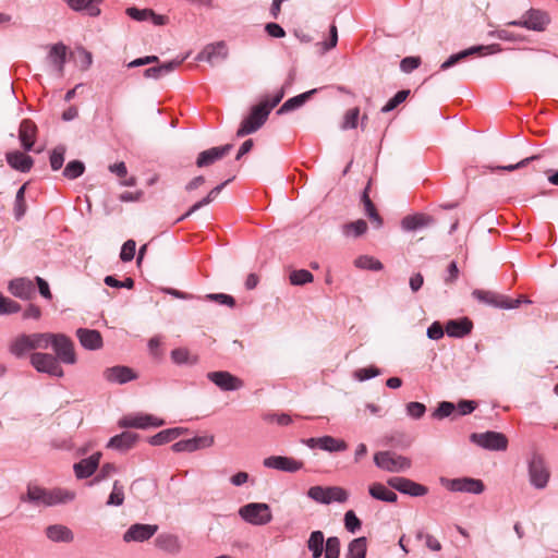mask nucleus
Wrapping results in <instances>:
<instances>
[{
  "instance_id": "nucleus-1",
  "label": "nucleus",
  "mask_w": 558,
  "mask_h": 558,
  "mask_svg": "<svg viewBox=\"0 0 558 558\" xmlns=\"http://www.w3.org/2000/svg\"><path fill=\"white\" fill-rule=\"evenodd\" d=\"M75 498V493L62 488L45 489L39 486L28 485L26 493L21 495L22 502H29L35 506L51 507L60 504H68Z\"/></svg>"
},
{
  "instance_id": "nucleus-2",
  "label": "nucleus",
  "mask_w": 558,
  "mask_h": 558,
  "mask_svg": "<svg viewBox=\"0 0 558 558\" xmlns=\"http://www.w3.org/2000/svg\"><path fill=\"white\" fill-rule=\"evenodd\" d=\"M529 482L535 489H545L550 480V471L544 459L537 452L531 454L527 460Z\"/></svg>"
},
{
  "instance_id": "nucleus-3",
  "label": "nucleus",
  "mask_w": 558,
  "mask_h": 558,
  "mask_svg": "<svg viewBox=\"0 0 558 558\" xmlns=\"http://www.w3.org/2000/svg\"><path fill=\"white\" fill-rule=\"evenodd\" d=\"M374 463L377 468L391 473L408 471L412 461L410 458L398 454L393 451H378L374 454Z\"/></svg>"
},
{
  "instance_id": "nucleus-4",
  "label": "nucleus",
  "mask_w": 558,
  "mask_h": 558,
  "mask_svg": "<svg viewBox=\"0 0 558 558\" xmlns=\"http://www.w3.org/2000/svg\"><path fill=\"white\" fill-rule=\"evenodd\" d=\"M29 363L38 373L47 374L57 378L64 376L61 362L51 353L33 352L29 355Z\"/></svg>"
},
{
  "instance_id": "nucleus-5",
  "label": "nucleus",
  "mask_w": 558,
  "mask_h": 558,
  "mask_svg": "<svg viewBox=\"0 0 558 558\" xmlns=\"http://www.w3.org/2000/svg\"><path fill=\"white\" fill-rule=\"evenodd\" d=\"M239 515L252 525H266L272 520L269 505L265 502H250L239 509Z\"/></svg>"
},
{
  "instance_id": "nucleus-6",
  "label": "nucleus",
  "mask_w": 558,
  "mask_h": 558,
  "mask_svg": "<svg viewBox=\"0 0 558 558\" xmlns=\"http://www.w3.org/2000/svg\"><path fill=\"white\" fill-rule=\"evenodd\" d=\"M49 348L54 352L58 360L68 365L76 363V353L73 341L64 333H50Z\"/></svg>"
},
{
  "instance_id": "nucleus-7",
  "label": "nucleus",
  "mask_w": 558,
  "mask_h": 558,
  "mask_svg": "<svg viewBox=\"0 0 558 558\" xmlns=\"http://www.w3.org/2000/svg\"><path fill=\"white\" fill-rule=\"evenodd\" d=\"M307 496L314 501L323 505H329L331 502H345L348 500V493L345 489L339 486H312L307 490Z\"/></svg>"
},
{
  "instance_id": "nucleus-8",
  "label": "nucleus",
  "mask_w": 558,
  "mask_h": 558,
  "mask_svg": "<svg viewBox=\"0 0 558 558\" xmlns=\"http://www.w3.org/2000/svg\"><path fill=\"white\" fill-rule=\"evenodd\" d=\"M269 113L265 106L262 104L254 106L250 114L242 121L236 131V136L243 137L256 132L266 122Z\"/></svg>"
},
{
  "instance_id": "nucleus-9",
  "label": "nucleus",
  "mask_w": 558,
  "mask_h": 558,
  "mask_svg": "<svg viewBox=\"0 0 558 558\" xmlns=\"http://www.w3.org/2000/svg\"><path fill=\"white\" fill-rule=\"evenodd\" d=\"M470 440L484 449L493 451L506 450L508 447L507 437L498 432L473 433Z\"/></svg>"
},
{
  "instance_id": "nucleus-10",
  "label": "nucleus",
  "mask_w": 558,
  "mask_h": 558,
  "mask_svg": "<svg viewBox=\"0 0 558 558\" xmlns=\"http://www.w3.org/2000/svg\"><path fill=\"white\" fill-rule=\"evenodd\" d=\"M229 56V48L225 41H217L206 45L197 54V61H205L211 66L225 61Z\"/></svg>"
},
{
  "instance_id": "nucleus-11",
  "label": "nucleus",
  "mask_w": 558,
  "mask_h": 558,
  "mask_svg": "<svg viewBox=\"0 0 558 558\" xmlns=\"http://www.w3.org/2000/svg\"><path fill=\"white\" fill-rule=\"evenodd\" d=\"M165 425V421L151 414H132L124 416L119 421V426L146 429L149 427H160Z\"/></svg>"
},
{
  "instance_id": "nucleus-12",
  "label": "nucleus",
  "mask_w": 558,
  "mask_h": 558,
  "mask_svg": "<svg viewBox=\"0 0 558 558\" xmlns=\"http://www.w3.org/2000/svg\"><path fill=\"white\" fill-rule=\"evenodd\" d=\"M157 531L156 524L135 523L124 532L122 538L125 543H143L151 538Z\"/></svg>"
},
{
  "instance_id": "nucleus-13",
  "label": "nucleus",
  "mask_w": 558,
  "mask_h": 558,
  "mask_svg": "<svg viewBox=\"0 0 558 558\" xmlns=\"http://www.w3.org/2000/svg\"><path fill=\"white\" fill-rule=\"evenodd\" d=\"M387 484L392 487L393 489L410 495L412 497H421L427 494L428 489L426 486L415 483L409 478L405 477H390L387 481Z\"/></svg>"
},
{
  "instance_id": "nucleus-14",
  "label": "nucleus",
  "mask_w": 558,
  "mask_h": 558,
  "mask_svg": "<svg viewBox=\"0 0 558 558\" xmlns=\"http://www.w3.org/2000/svg\"><path fill=\"white\" fill-rule=\"evenodd\" d=\"M207 378L223 391H235L243 387V381L226 371L209 372Z\"/></svg>"
},
{
  "instance_id": "nucleus-15",
  "label": "nucleus",
  "mask_w": 558,
  "mask_h": 558,
  "mask_svg": "<svg viewBox=\"0 0 558 558\" xmlns=\"http://www.w3.org/2000/svg\"><path fill=\"white\" fill-rule=\"evenodd\" d=\"M446 487L451 492H461L470 494H482L485 489L481 480L472 477L453 478L446 481Z\"/></svg>"
},
{
  "instance_id": "nucleus-16",
  "label": "nucleus",
  "mask_w": 558,
  "mask_h": 558,
  "mask_svg": "<svg viewBox=\"0 0 558 558\" xmlns=\"http://www.w3.org/2000/svg\"><path fill=\"white\" fill-rule=\"evenodd\" d=\"M213 435L196 436L190 439L177 441L171 446L174 452H193L199 449L209 448L214 445Z\"/></svg>"
},
{
  "instance_id": "nucleus-17",
  "label": "nucleus",
  "mask_w": 558,
  "mask_h": 558,
  "mask_svg": "<svg viewBox=\"0 0 558 558\" xmlns=\"http://www.w3.org/2000/svg\"><path fill=\"white\" fill-rule=\"evenodd\" d=\"M485 50L487 53H496L499 52L501 49L498 45H488V46H474L470 47L465 50H462L458 53L451 54L446 61H444L440 64V70L446 71L460 62L461 60H464L465 58L473 56L475 53H478L481 51Z\"/></svg>"
},
{
  "instance_id": "nucleus-18",
  "label": "nucleus",
  "mask_w": 558,
  "mask_h": 558,
  "mask_svg": "<svg viewBox=\"0 0 558 558\" xmlns=\"http://www.w3.org/2000/svg\"><path fill=\"white\" fill-rule=\"evenodd\" d=\"M264 466L282 472L295 473L303 468V462L290 457L271 456L264 460Z\"/></svg>"
},
{
  "instance_id": "nucleus-19",
  "label": "nucleus",
  "mask_w": 558,
  "mask_h": 558,
  "mask_svg": "<svg viewBox=\"0 0 558 558\" xmlns=\"http://www.w3.org/2000/svg\"><path fill=\"white\" fill-rule=\"evenodd\" d=\"M525 28L534 32H544L550 23L549 14L538 9H530L524 14Z\"/></svg>"
},
{
  "instance_id": "nucleus-20",
  "label": "nucleus",
  "mask_w": 558,
  "mask_h": 558,
  "mask_svg": "<svg viewBox=\"0 0 558 558\" xmlns=\"http://www.w3.org/2000/svg\"><path fill=\"white\" fill-rule=\"evenodd\" d=\"M104 378L111 384L124 385L137 378L136 373L123 365L108 367L104 371Z\"/></svg>"
},
{
  "instance_id": "nucleus-21",
  "label": "nucleus",
  "mask_w": 558,
  "mask_h": 558,
  "mask_svg": "<svg viewBox=\"0 0 558 558\" xmlns=\"http://www.w3.org/2000/svg\"><path fill=\"white\" fill-rule=\"evenodd\" d=\"M233 148L232 144H226L219 147H211L199 153L196 159V166L198 168L207 167L216 162L217 160L223 158L228 155Z\"/></svg>"
},
{
  "instance_id": "nucleus-22",
  "label": "nucleus",
  "mask_w": 558,
  "mask_h": 558,
  "mask_svg": "<svg viewBox=\"0 0 558 558\" xmlns=\"http://www.w3.org/2000/svg\"><path fill=\"white\" fill-rule=\"evenodd\" d=\"M76 337L81 345L86 350H98L102 347V337L98 330L78 328L76 330Z\"/></svg>"
},
{
  "instance_id": "nucleus-23",
  "label": "nucleus",
  "mask_w": 558,
  "mask_h": 558,
  "mask_svg": "<svg viewBox=\"0 0 558 558\" xmlns=\"http://www.w3.org/2000/svg\"><path fill=\"white\" fill-rule=\"evenodd\" d=\"M46 537L53 543H71L74 539V533L70 527L63 524H50L45 529Z\"/></svg>"
},
{
  "instance_id": "nucleus-24",
  "label": "nucleus",
  "mask_w": 558,
  "mask_h": 558,
  "mask_svg": "<svg viewBox=\"0 0 558 558\" xmlns=\"http://www.w3.org/2000/svg\"><path fill=\"white\" fill-rule=\"evenodd\" d=\"M138 439V435L132 432H123L111 437L107 444V448L120 452L130 450Z\"/></svg>"
},
{
  "instance_id": "nucleus-25",
  "label": "nucleus",
  "mask_w": 558,
  "mask_h": 558,
  "mask_svg": "<svg viewBox=\"0 0 558 558\" xmlns=\"http://www.w3.org/2000/svg\"><path fill=\"white\" fill-rule=\"evenodd\" d=\"M434 223V218L426 214L408 215L401 220V228L411 232L426 228Z\"/></svg>"
},
{
  "instance_id": "nucleus-26",
  "label": "nucleus",
  "mask_w": 558,
  "mask_h": 558,
  "mask_svg": "<svg viewBox=\"0 0 558 558\" xmlns=\"http://www.w3.org/2000/svg\"><path fill=\"white\" fill-rule=\"evenodd\" d=\"M37 133L36 124L31 120H23L19 129V138L22 147L26 151H31L35 144V137Z\"/></svg>"
},
{
  "instance_id": "nucleus-27",
  "label": "nucleus",
  "mask_w": 558,
  "mask_h": 558,
  "mask_svg": "<svg viewBox=\"0 0 558 558\" xmlns=\"http://www.w3.org/2000/svg\"><path fill=\"white\" fill-rule=\"evenodd\" d=\"M101 453L96 452L88 458L81 460L74 464V472L77 478H87L94 474L98 468Z\"/></svg>"
},
{
  "instance_id": "nucleus-28",
  "label": "nucleus",
  "mask_w": 558,
  "mask_h": 558,
  "mask_svg": "<svg viewBox=\"0 0 558 558\" xmlns=\"http://www.w3.org/2000/svg\"><path fill=\"white\" fill-rule=\"evenodd\" d=\"M8 289L11 294L22 300L31 299V296L34 293L33 282L25 278H17L11 280L9 282Z\"/></svg>"
},
{
  "instance_id": "nucleus-29",
  "label": "nucleus",
  "mask_w": 558,
  "mask_h": 558,
  "mask_svg": "<svg viewBox=\"0 0 558 558\" xmlns=\"http://www.w3.org/2000/svg\"><path fill=\"white\" fill-rule=\"evenodd\" d=\"M9 166L21 172H28L34 163L31 156L25 155L19 150L10 151L5 156Z\"/></svg>"
},
{
  "instance_id": "nucleus-30",
  "label": "nucleus",
  "mask_w": 558,
  "mask_h": 558,
  "mask_svg": "<svg viewBox=\"0 0 558 558\" xmlns=\"http://www.w3.org/2000/svg\"><path fill=\"white\" fill-rule=\"evenodd\" d=\"M48 60L51 65H53L58 74L62 76L66 60V46L62 43L52 45L48 53Z\"/></svg>"
},
{
  "instance_id": "nucleus-31",
  "label": "nucleus",
  "mask_w": 558,
  "mask_h": 558,
  "mask_svg": "<svg viewBox=\"0 0 558 558\" xmlns=\"http://www.w3.org/2000/svg\"><path fill=\"white\" fill-rule=\"evenodd\" d=\"M155 545L157 548L171 555H177L181 550V543L179 537L170 533L159 534L155 538Z\"/></svg>"
},
{
  "instance_id": "nucleus-32",
  "label": "nucleus",
  "mask_w": 558,
  "mask_h": 558,
  "mask_svg": "<svg viewBox=\"0 0 558 558\" xmlns=\"http://www.w3.org/2000/svg\"><path fill=\"white\" fill-rule=\"evenodd\" d=\"M472 330V322L464 317L461 319L449 320L446 325V332L449 337L462 338Z\"/></svg>"
},
{
  "instance_id": "nucleus-33",
  "label": "nucleus",
  "mask_w": 558,
  "mask_h": 558,
  "mask_svg": "<svg viewBox=\"0 0 558 558\" xmlns=\"http://www.w3.org/2000/svg\"><path fill=\"white\" fill-rule=\"evenodd\" d=\"M472 295L477 301L496 308H504V306H509L508 304L505 303V295L496 293L494 291L476 289L472 292Z\"/></svg>"
},
{
  "instance_id": "nucleus-34",
  "label": "nucleus",
  "mask_w": 558,
  "mask_h": 558,
  "mask_svg": "<svg viewBox=\"0 0 558 558\" xmlns=\"http://www.w3.org/2000/svg\"><path fill=\"white\" fill-rule=\"evenodd\" d=\"M73 11H84L89 16H98L100 9L98 7L101 0H63Z\"/></svg>"
},
{
  "instance_id": "nucleus-35",
  "label": "nucleus",
  "mask_w": 558,
  "mask_h": 558,
  "mask_svg": "<svg viewBox=\"0 0 558 558\" xmlns=\"http://www.w3.org/2000/svg\"><path fill=\"white\" fill-rule=\"evenodd\" d=\"M187 432L184 427H172L163 429L156 435L149 437L148 442L151 446H161L177 439L180 435Z\"/></svg>"
},
{
  "instance_id": "nucleus-36",
  "label": "nucleus",
  "mask_w": 558,
  "mask_h": 558,
  "mask_svg": "<svg viewBox=\"0 0 558 558\" xmlns=\"http://www.w3.org/2000/svg\"><path fill=\"white\" fill-rule=\"evenodd\" d=\"M317 92L316 88L296 95L292 98H289L283 102V105L278 109V114H283L290 111H293L300 107H302L311 97Z\"/></svg>"
},
{
  "instance_id": "nucleus-37",
  "label": "nucleus",
  "mask_w": 558,
  "mask_h": 558,
  "mask_svg": "<svg viewBox=\"0 0 558 558\" xmlns=\"http://www.w3.org/2000/svg\"><path fill=\"white\" fill-rule=\"evenodd\" d=\"M326 544L324 533L322 531H313L307 539V548L312 554V558H320Z\"/></svg>"
},
{
  "instance_id": "nucleus-38",
  "label": "nucleus",
  "mask_w": 558,
  "mask_h": 558,
  "mask_svg": "<svg viewBox=\"0 0 558 558\" xmlns=\"http://www.w3.org/2000/svg\"><path fill=\"white\" fill-rule=\"evenodd\" d=\"M369 495L381 501L386 502H396L398 499V496L395 492L388 489L384 484L381 483H374L368 488Z\"/></svg>"
},
{
  "instance_id": "nucleus-39",
  "label": "nucleus",
  "mask_w": 558,
  "mask_h": 558,
  "mask_svg": "<svg viewBox=\"0 0 558 558\" xmlns=\"http://www.w3.org/2000/svg\"><path fill=\"white\" fill-rule=\"evenodd\" d=\"M367 539L364 536L352 539L347 548L345 558H365Z\"/></svg>"
},
{
  "instance_id": "nucleus-40",
  "label": "nucleus",
  "mask_w": 558,
  "mask_h": 558,
  "mask_svg": "<svg viewBox=\"0 0 558 558\" xmlns=\"http://www.w3.org/2000/svg\"><path fill=\"white\" fill-rule=\"evenodd\" d=\"M29 339L26 333L17 336L10 344V352L15 357H23L26 353L31 352Z\"/></svg>"
},
{
  "instance_id": "nucleus-41",
  "label": "nucleus",
  "mask_w": 558,
  "mask_h": 558,
  "mask_svg": "<svg viewBox=\"0 0 558 558\" xmlns=\"http://www.w3.org/2000/svg\"><path fill=\"white\" fill-rule=\"evenodd\" d=\"M367 231V223L363 219L353 222L344 223L341 227V232L345 238H359Z\"/></svg>"
},
{
  "instance_id": "nucleus-42",
  "label": "nucleus",
  "mask_w": 558,
  "mask_h": 558,
  "mask_svg": "<svg viewBox=\"0 0 558 558\" xmlns=\"http://www.w3.org/2000/svg\"><path fill=\"white\" fill-rule=\"evenodd\" d=\"M171 360L178 365H194L198 359L196 355H192L185 348H178L171 351Z\"/></svg>"
},
{
  "instance_id": "nucleus-43",
  "label": "nucleus",
  "mask_w": 558,
  "mask_h": 558,
  "mask_svg": "<svg viewBox=\"0 0 558 558\" xmlns=\"http://www.w3.org/2000/svg\"><path fill=\"white\" fill-rule=\"evenodd\" d=\"M348 448L347 442L332 436H323L319 449L327 452L344 451Z\"/></svg>"
},
{
  "instance_id": "nucleus-44",
  "label": "nucleus",
  "mask_w": 558,
  "mask_h": 558,
  "mask_svg": "<svg viewBox=\"0 0 558 558\" xmlns=\"http://www.w3.org/2000/svg\"><path fill=\"white\" fill-rule=\"evenodd\" d=\"M51 332H34L28 333L29 344L32 351L34 350H46L49 348Z\"/></svg>"
},
{
  "instance_id": "nucleus-45",
  "label": "nucleus",
  "mask_w": 558,
  "mask_h": 558,
  "mask_svg": "<svg viewBox=\"0 0 558 558\" xmlns=\"http://www.w3.org/2000/svg\"><path fill=\"white\" fill-rule=\"evenodd\" d=\"M362 203L364 205V209L369 219L375 223L376 228H380L383 226V219L378 215L374 204L367 195V192L364 191L362 195Z\"/></svg>"
},
{
  "instance_id": "nucleus-46",
  "label": "nucleus",
  "mask_w": 558,
  "mask_h": 558,
  "mask_svg": "<svg viewBox=\"0 0 558 558\" xmlns=\"http://www.w3.org/2000/svg\"><path fill=\"white\" fill-rule=\"evenodd\" d=\"M123 502H124V488L118 481H116L113 483L112 492L110 493L106 505L119 507V506H122Z\"/></svg>"
},
{
  "instance_id": "nucleus-47",
  "label": "nucleus",
  "mask_w": 558,
  "mask_h": 558,
  "mask_svg": "<svg viewBox=\"0 0 558 558\" xmlns=\"http://www.w3.org/2000/svg\"><path fill=\"white\" fill-rule=\"evenodd\" d=\"M354 264L357 268L361 269H369L375 271L383 269V264L378 259L367 255L357 257Z\"/></svg>"
},
{
  "instance_id": "nucleus-48",
  "label": "nucleus",
  "mask_w": 558,
  "mask_h": 558,
  "mask_svg": "<svg viewBox=\"0 0 558 558\" xmlns=\"http://www.w3.org/2000/svg\"><path fill=\"white\" fill-rule=\"evenodd\" d=\"M84 170L85 166L82 161L72 160L65 166L63 170V175L69 180H74L81 177L84 173Z\"/></svg>"
},
{
  "instance_id": "nucleus-49",
  "label": "nucleus",
  "mask_w": 558,
  "mask_h": 558,
  "mask_svg": "<svg viewBox=\"0 0 558 558\" xmlns=\"http://www.w3.org/2000/svg\"><path fill=\"white\" fill-rule=\"evenodd\" d=\"M289 279H290L291 284H293V286H303V284L312 282L314 280V276L312 275L311 271H308L306 269H299V270H293L290 274Z\"/></svg>"
},
{
  "instance_id": "nucleus-50",
  "label": "nucleus",
  "mask_w": 558,
  "mask_h": 558,
  "mask_svg": "<svg viewBox=\"0 0 558 558\" xmlns=\"http://www.w3.org/2000/svg\"><path fill=\"white\" fill-rule=\"evenodd\" d=\"M456 413V405L449 401H442L433 412L432 416L436 420H442Z\"/></svg>"
},
{
  "instance_id": "nucleus-51",
  "label": "nucleus",
  "mask_w": 558,
  "mask_h": 558,
  "mask_svg": "<svg viewBox=\"0 0 558 558\" xmlns=\"http://www.w3.org/2000/svg\"><path fill=\"white\" fill-rule=\"evenodd\" d=\"M340 547V539L337 536L328 537L325 544V558H339Z\"/></svg>"
},
{
  "instance_id": "nucleus-52",
  "label": "nucleus",
  "mask_w": 558,
  "mask_h": 558,
  "mask_svg": "<svg viewBox=\"0 0 558 558\" xmlns=\"http://www.w3.org/2000/svg\"><path fill=\"white\" fill-rule=\"evenodd\" d=\"M410 90L403 89L399 90L391 99L387 101V104L381 108V112L387 113L397 108L400 104H402L409 96Z\"/></svg>"
},
{
  "instance_id": "nucleus-53",
  "label": "nucleus",
  "mask_w": 558,
  "mask_h": 558,
  "mask_svg": "<svg viewBox=\"0 0 558 558\" xmlns=\"http://www.w3.org/2000/svg\"><path fill=\"white\" fill-rule=\"evenodd\" d=\"M21 306L17 302L5 298L0 293V315H10L20 312Z\"/></svg>"
},
{
  "instance_id": "nucleus-54",
  "label": "nucleus",
  "mask_w": 558,
  "mask_h": 558,
  "mask_svg": "<svg viewBox=\"0 0 558 558\" xmlns=\"http://www.w3.org/2000/svg\"><path fill=\"white\" fill-rule=\"evenodd\" d=\"M359 116H360L359 108L355 107V108L349 109L343 117V121L341 123V129L342 130L355 129L357 126Z\"/></svg>"
},
{
  "instance_id": "nucleus-55",
  "label": "nucleus",
  "mask_w": 558,
  "mask_h": 558,
  "mask_svg": "<svg viewBox=\"0 0 558 558\" xmlns=\"http://www.w3.org/2000/svg\"><path fill=\"white\" fill-rule=\"evenodd\" d=\"M65 147L62 145L57 146L50 155V167L53 171L61 169L64 162Z\"/></svg>"
},
{
  "instance_id": "nucleus-56",
  "label": "nucleus",
  "mask_w": 558,
  "mask_h": 558,
  "mask_svg": "<svg viewBox=\"0 0 558 558\" xmlns=\"http://www.w3.org/2000/svg\"><path fill=\"white\" fill-rule=\"evenodd\" d=\"M361 525L362 523L360 519L355 515L353 510H349L345 512L344 526L347 531H349L350 533H355L357 530L361 529Z\"/></svg>"
},
{
  "instance_id": "nucleus-57",
  "label": "nucleus",
  "mask_w": 558,
  "mask_h": 558,
  "mask_svg": "<svg viewBox=\"0 0 558 558\" xmlns=\"http://www.w3.org/2000/svg\"><path fill=\"white\" fill-rule=\"evenodd\" d=\"M380 374V371L375 366L359 368L354 372V378L364 381L374 378Z\"/></svg>"
},
{
  "instance_id": "nucleus-58",
  "label": "nucleus",
  "mask_w": 558,
  "mask_h": 558,
  "mask_svg": "<svg viewBox=\"0 0 558 558\" xmlns=\"http://www.w3.org/2000/svg\"><path fill=\"white\" fill-rule=\"evenodd\" d=\"M136 251V243L134 240H128L122 245L120 258L122 262H131L134 258Z\"/></svg>"
},
{
  "instance_id": "nucleus-59",
  "label": "nucleus",
  "mask_w": 558,
  "mask_h": 558,
  "mask_svg": "<svg viewBox=\"0 0 558 558\" xmlns=\"http://www.w3.org/2000/svg\"><path fill=\"white\" fill-rule=\"evenodd\" d=\"M405 410L409 416L418 420L425 414L426 407L421 402L413 401L407 404Z\"/></svg>"
},
{
  "instance_id": "nucleus-60",
  "label": "nucleus",
  "mask_w": 558,
  "mask_h": 558,
  "mask_svg": "<svg viewBox=\"0 0 558 558\" xmlns=\"http://www.w3.org/2000/svg\"><path fill=\"white\" fill-rule=\"evenodd\" d=\"M205 299L229 307H233L235 305L234 298L226 293H209Z\"/></svg>"
},
{
  "instance_id": "nucleus-61",
  "label": "nucleus",
  "mask_w": 558,
  "mask_h": 558,
  "mask_svg": "<svg viewBox=\"0 0 558 558\" xmlns=\"http://www.w3.org/2000/svg\"><path fill=\"white\" fill-rule=\"evenodd\" d=\"M125 13L133 20L142 22L149 19V15H153L151 9H137V8H128Z\"/></svg>"
},
{
  "instance_id": "nucleus-62",
  "label": "nucleus",
  "mask_w": 558,
  "mask_h": 558,
  "mask_svg": "<svg viewBox=\"0 0 558 558\" xmlns=\"http://www.w3.org/2000/svg\"><path fill=\"white\" fill-rule=\"evenodd\" d=\"M104 281L108 287H111V288L132 289L134 287V280L130 277L125 278L123 281H120V280L116 279L113 276H107V277H105Z\"/></svg>"
},
{
  "instance_id": "nucleus-63",
  "label": "nucleus",
  "mask_w": 558,
  "mask_h": 558,
  "mask_svg": "<svg viewBox=\"0 0 558 558\" xmlns=\"http://www.w3.org/2000/svg\"><path fill=\"white\" fill-rule=\"evenodd\" d=\"M416 538L425 539L426 547L433 551H440L442 548L440 542L432 534H424L423 532H418L416 534Z\"/></svg>"
},
{
  "instance_id": "nucleus-64",
  "label": "nucleus",
  "mask_w": 558,
  "mask_h": 558,
  "mask_svg": "<svg viewBox=\"0 0 558 558\" xmlns=\"http://www.w3.org/2000/svg\"><path fill=\"white\" fill-rule=\"evenodd\" d=\"M421 64V59L418 57H405L400 62V69L404 73H410L413 70L417 69Z\"/></svg>"
}]
</instances>
